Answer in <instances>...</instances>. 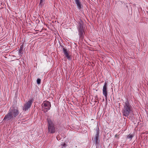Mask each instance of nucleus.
Instances as JSON below:
<instances>
[{"label":"nucleus","instance_id":"1","mask_svg":"<svg viewBox=\"0 0 148 148\" xmlns=\"http://www.w3.org/2000/svg\"><path fill=\"white\" fill-rule=\"evenodd\" d=\"M124 103L122 112L123 116L127 117L132 112L133 108L127 99Z\"/></svg>","mask_w":148,"mask_h":148},{"label":"nucleus","instance_id":"2","mask_svg":"<svg viewBox=\"0 0 148 148\" xmlns=\"http://www.w3.org/2000/svg\"><path fill=\"white\" fill-rule=\"evenodd\" d=\"M47 127L48 129V133L49 134H54L56 131L55 125L51 120L50 118L47 119Z\"/></svg>","mask_w":148,"mask_h":148},{"label":"nucleus","instance_id":"3","mask_svg":"<svg viewBox=\"0 0 148 148\" xmlns=\"http://www.w3.org/2000/svg\"><path fill=\"white\" fill-rule=\"evenodd\" d=\"M9 111L12 114V116L15 118L19 114V111L17 107H14L12 106L10 109Z\"/></svg>","mask_w":148,"mask_h":148},{"label":"nucleus","instance_id":"4","mask_svg":"<svg viewBox=\"0 0 148 148\" xmlns=\"http://www.w3.org/2000/svg\"><path fill=\"white\" fill-rule=\"evenodd\" d=\"M33 101L34 99L32 98L24 104L23 107V110L25 111L27 110L29 108L31 107Z\"/></svg>","mask_w":148,"mask_h":148},{"label":"nucleus","instance_id":"5","mask_svg":"<svg viewBox=\"0 0 148 148\" xmlns=\"http://www.w3.org/2000/svg\"><path fill=\"white\" fill-rule=\"evenodd\" d=\"M15 118L12 116V114L10 113L8 111V114L5 116L4 119H3V121H12Z\"/></svg>","mask_w":148,"mask_h":148},{"label":"nucleus","instance_id":"6","mask_svg":"<svg viewBox=\"0 0 148 148\" xmlns=\"http://www.w3.org/2000/svg\"><path fill=\"white\" fill-rule=\"evenodd\" d=\"M96 134L95 135V138H94V140L96 145H97L99 144L100 141L99 129L98 126H97L96 129Z\"/></svg>","mask_w":148,"mask_h":148},{"label":"nucleus","instance_id":"7","mask_svg":"<svg viewBox=\"0 0 148 148\" xmlns=\"http://www.w3.org/2000/svg\"><path fill=\"white\" fill-rule=\"evenodd\" d=\"M107 83L106 82L105 83L103 87V93L105 97L106 100H107L108 92L107 91Z\"/></svg>","mask_w":148,"mask_h":148},{"label":"nucleus","instance_id":"8","mask_svg":"<svg viewBox=\"0 0 148 148\" xmlns=\"http://www.w3.org/2000/svg\"><path fill=\"white\" fill-rule=\"evenodd\" d=\"M78 31L79 39L80 40L82 41L84 38L85 34V32L84 30H78Z\"/></svg>","mask_w":148,"mask_h":148},{"label":"nucleus","instance_id":"9","mask_svg":"<svg viewBox=\"0 0 148 148\" xmlns=\"http://www.w3.org/2000/svg\"><path fill=\"white\" fill-rule=\"evenodd\" d=\"M43 103L44 106L45 107H46L45 108V109L46 110V112H47L48 110L50 109V107H51V103L49 101H44Z\"/></svg>","mask_w":148,"mask_h":148},{"label":"nucleus","instance_id":"10","mask_svg":"<svg viewBox=\"0 0 148 148\" xmlns=\"http://www.w3.org/2000/svg\"><path fill=\"white\" fill-rule=\"evenodd\" d=\"M84 22L81 20L78 21L77 26L78 30H84L83 29Z\"/></svg>","mask_w":148,"mask_h":148},{"label":"nucleus","instance_id":"11","mask_svg":"<svg viewBox=\"0 0 148 148\" xmlns=\"http://www.w3.org/2000/svg\"><path fill=\"white\" fill-rule=\"evenodd\" d=\"M75 1L76 4H77V8L79 9L80 10L82 8V5L80 2L79 0H75Z\"/></svg>","mask_w":148,"mask_h":148},{"label":"nucleus","instance_id":"12","mask_svg":"<svg viewBox=\"0 0 148 148\" xmlns=\"http://www.w3.org/2000/svg\"><path fill=\"white\" fill-rule=\"evenodd\" d=\"M23 44H22L20 46V48L18 53L19 54H20V56H21V54H23Z\"/></svg>","mask_w":148,"mask_h":148},{"label":"nucleus","instance_id":"13","mask_svg":"<svg viewBox=\"0 0 148 148\" xmlns=\"http://www.w3.org/2000/svg\"><path fill=\"white\" fill-rule=\"evenodd\" d=\"M134 136V135L133 134H130L127 136L126 139H129L130 140H131Z\"/></svg>","mask_w":148,"mask_h":148},{"label":"nucleus","instance_id":"14","mask_svg":"<svg viewBox=\"0 0 148 148\" xmlns=\"http://www.w3.org/2000/svg\"><path fill=\"white\" fill-rule=\"evenodd\" d=\"M65 56L67 58V59L69 60H71L72 59V58L71 56L70 55L69 53H68L65 55Z\"/></svg>","mask_w":148,"mask_h":148},{"label":"nucleus","instance_id":"15","mask_svg":"<svg viewBox=\"0 0 148 148\" xmlns=\"http://www.w3.org/2000/svg\"><path fill=\"white\" fill-rule=\"evenodd\" d=\"M45 1V0H40V3H39V5H40V7H42L43 5L44 4V3H43V2Z\"/></svg>","mask_w":148,"mask_h":148},{"label":"nucleus","instance_id":"16","mask_svg":"<svg viewBox=\"0 0 148 148\" xmlns=\"http://www.w3.org/2000/svg\"><path fill=\"white\" fill-rule=\"evenodd\" d=\"M63 53H64V55L68 53L67 50L65 49L64 48H63Z\"/></svg>","mask_w":148,"mask_h":148},{"label":"nucleus","instance_id":"17","mask_svg":"<svg viewBox=\"0 0 148 148\" xmlns=\"http://www.w3.org/2000/svg\"><path fill=\"white\" fill-rule=\"evenodd\" d=\"M41 82V79H40L38 78L37 80V83L38 84H40Z\"/></svg>","mask_w":148,"mask_h":148},{"label":"nucleus","instance_id":"18","mask_svg":"<svg viewBox=\"0 0 148 148\" xmlns=\"http://www.w3.org/2000/svg\"><path fill=\"white\" fill-rule=\"evenodd\" d=\"M61 145L62 147H63V146L64 147V146H65L66 144L65 143H64V144H61Z\"/></svg>","mask_w":148,"mask_h":148},{"label":"nucleus","instance_id":"19","mask_svg":"<svg viewBox=\"0 0 148 148\" xmlns=\"http://www.w3.org/2000/svg\"><path fill=\"white\" fill-rule=\"evenodd\" d=\"M143 134H148V132H147V131L143 133Z\"/></svg>","mask_w":148,"mask_h":148},{"label":"nucleus","instance_id":"20","mask_svg":"<svg viewBox=\"0 0 148 148\" xmlns=\"http://www.w3.org/2000/svg\"><path fill=\"white\" fill-rule=\"evenodd\" d=\"M119 135L117 134H116L115 135V137H118L119 136Z\"/></svg>","mask_w":148,"mask_h":148},{"label":"nucleus","instance_id":"21","mask_svg":"<svg viewBox=\"0 0 148 148\" xmlns=\"http://www.w3.org/2000/svg\"><path fill=\"white\" fill-rule=\"evenodd\" d=\"M60 46L62 48H63H63H64V46H63L62 45H60Z\"/></svg>","mask_w":148,"mask_h":148}]
</instances>
